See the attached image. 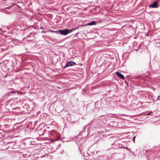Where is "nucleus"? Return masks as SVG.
Returning a JSON list of instances; mask_svg holds the SVG:
<instances>
[{
  "mask_svg": "<svg viewBox=\"0 0 160 160\" xmlns=\"http://www.w3.org/2000/svg\"><path fill=\"white\" fill-rule=\"evenodd\" d=\"M51 133V135H52V136H54V134H55L54 132H52Z\"/></svg>",
  "mask_w": 160,
  "mask_h": 160,
  "instance_id": "nucleus-8",
  "label": "nucleus"
},
{
  "mask_svg": "<svg viewBox=\"0 0 160 160\" xmlns=\"http://www.w3.org/2000/svg\"><path fill=\"white\" fill-rule=\"evenodd\" d=\"M40 29H43V28L42 27H41L40 28Z\"/></svg>",
  "mask_w": 160,
  "mask_h": 160,
  "instance_id": "nucleus-13",
  "label": "nucleus"
},
{
  "mask_svg": "<svg viewBox=\"0 0 160 160\" xmlns=\"http://www.w3.org/2000/svg\"><path fill=\"white\" fill-rule=\"evenodd\" d=\"M45 31H42L41 32L42 33H45Z\"/></svg>",
  "mask_w": 160,
  "mask_h": 160,
  "instance_id": "nucleus-14",
  "label": "nucleus"
},
{
  "mask_svg": "<svg viewBox=\"0 0 160 160\" xmlns=\"http://www.w3.org/2000/svg\"><path fill=\"white\" fill-rule=\"evenodd\" d=\"M97 24L96 22L95 21H92L91 22L88 23V24H87L86 25H89V26H92V25H95Z\"/></svg>",
  "mask_w": 160,
  "mask_h": 160,
  "instance_id": "nucleus-5",
  "label": "nucleus"
},
{
  "mask_svg": "<svg viewBox=\"0 0 160 160\" xmlns=\"http://www.w3.org/2000/svg\"><path fill=\"white\" fill-rule=\"evenodd\" d=\"M49 32H54L57 33H59V30L53 31L52 30H50Z\"/></svg>",
  "mask_w": 160,
  "mask_h": 160,
  "instance_id": "nucleus-6",
  "label": "nucleus"
},
{
  "mask_svg": "<svg viewBox=\"0 0 160 160\" xmlns=\"http://www.w3.org/2000/svg\"><path fill=\"white\" fill-rule=\"evenodd\" d=\"M116 74L120 78L123 80L124 79V77L122 74L118 72H116Z\"/></svg>",
  "mask_w": 160,
  "mask_h": 160,
  "instance_id": "nucleus-4",
  "label": "nucleus"
},
{
  "mask_svg": "<svg viewBox=\"0 0 160 160\" xmlns=\"http://www.w3.org/2000/svg\"><path fill=\"white\" fill-rule=\"evenodd\" d=\"M14 92H12V91H10V92H9V94H10V93H13Z\"/></svg>",
  "mask_w": 160,
  "mask_h": 160,
  "instance_id": "nucleus-10",
  "label": "nucleus"
},
{
  "mask_svg": "<svg viewBox=\"0 0 160 160\" xmlns=\"http://www.w3.org/2000/svg\"><path fill=\"white\" fill-rule=\"evenodd\" d=\"M140 76H137L136 77V78H138Z\"/></svg>",
  "mask_w": 160,
  "mask_h": 160,
  "instance_id": "nucleus-12",
  "label": "nucleus"
},
{
  "mask_svg": "<svg viewBox=\"0 0 160 160\" xmlns=\"http://www.w3.org/2000/svg\"><path fill=\"white\" fill-rule=\"evenodd\" d=\"M75 65L76 63L75 62L72 61H71L67 62L66 65L63 68H65L69 66H74Z\"/></svg>",
  "mask_w": 160,
  "mask_h": 160,
  "instance_id": "nucleus-2",
  "label": "nucleus"
},
{
  "mask_svg": "<svg viewBox=\"0 0 160 160\" xmlns=\"http://www.w3.org/2000/svg\"><path fill=\"white\" fill-rule=\"evenodd\" d=\"M76 29V28H73L70 29L59 30V33L64 35H66L68 34L73 32Z\"/></svg>",
  "mask_w": 160,
  "mask_h": 160,
  "instance_id": "nucleus-1",
  "label": "nucleus"
},
{
  "mask_svg": "<svg viewBox=\"0 0 160 160\" xmlns=\"http://www.w3.org/2000/svg\"><path fill=\"white\" fill-rule=\"evenodd\" d=\"M86 126H84V128L83 129V131L85 130V128H86Z\"/></svg>",
  "mask_w": 160,
  "mask_h": 160,
  "instance_id": "nucleus-11",
  "label": "nucleus"
},
{
  "mask_svg": "<svg viewBox=\"0 0 160 160\" xmlns=\"http://www.w3.org/2000/svg\"><path fill=\"white\" fill-rule=\"evenodd\" d=\"M135 136H134L133 137L132 140L134 142H135Z\"/></svg>",
  "mask_w": 160,
  "mask_h": 160,
  "instance_id": "nucleus-9",
  "label": "nucleus"
},
{
  "mask_svg": "<svg viewBox=\"0 0 160 160\" xmlns=\"http://www.w3.org/2000/svg\"><path fill=\"white\" fill-rule=\"evenodd\" d=\"M150 114V113H148L147 114V115H149Z\"/></svg>",
  "mask_w": 160,
  "mask_h": 160,
  "instance_id": "nucleus-16",
  "label": "nucleus"
},
{
  "mask_svg": "<svg viewBox=\"0 0 160 160\" xmlns=\"http://www.w3.org/2000/svg\"><path fill=\"white\" fill-rule=\"evenodd\" d=\"M149 7L153 8H158V2L157 1L154 2L152 4L149 5Z\"/></svg>",
  "mask_w": 160,
  "mask_h": 160,
  "instance_id": "nucleus-3",
  "label": "nucleus"
},
{
  "mask_svg": "<svg viewBox=\"0 0 160 160\" xmlns=\"http://www.w3.org/2000/svg\"><path fill=\"white\" fill-rule=\"evenodd\" d=\"M59 139V138H54L53 140H52V141H56L57 140H58Z\"/></svg>",
  "mask_w": 160,
  "mask_h": 160,
  "instance_id": "nucleus-7",
  "label": "nucleus"
},
{
  "mask_svg": "<svg viewBox=\"0 0 160 160\" xmlns=\"http://www.w3.org/2000/svg\"><path fill=\"white\" fill-rule=\"evenodd\" d=\"M6 9H9L10 8V7H8V8H6Z\"/></svg>",
  "mask_w": 160,
  "mask_h": 160,
  "instance_id": "nucleus-15",
  "label": "nucleus"
}]
</instances>
